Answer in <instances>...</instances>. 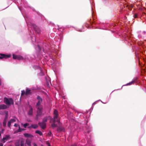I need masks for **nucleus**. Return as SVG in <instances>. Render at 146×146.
Here are the masks:
<instances>
[{"label": "nucleus", "mask_w": 146, "mask_h": 146, "mask_svg": "<svg viewBox=\"0 0 146 146\" xmlns=\"http://www.w3.org/2000/svg\"><path fill=\"white\" fill-rule=\"evenodd\" d=\"M37 99L38 102L36 105V107L37 108V116L40 115H41L42 111V108L41 105L42 102V99L39 96L37 97Z\"/></svg>", "instance_id": "nucleus-1"}, {"label": "nucleus", "mask_w": 146, "mask_h": 146, "mask_svg": "<svg viewBox=\"0 0 146 146\" xmlns=\"http://www.w3.org/2000/svg\"><path fill=\"white\" fill-rule=\"evenodd\" d=\"M54 119H51L50 120V122H51L52 120H53V123L52 124V126L53 127H55L57 126V125L55 123L56 122V119L57 118L58 116V112L56 110H54Z\"/></svg>", "instance_id": "nucleus-2"}, {"label": "nucleus", "mask_w": 146, "mask_h": 146, "mask_svg": "<svg viewBox=\"0 0 146 146\" xmlns=\"http://www.w3.org/2000/svg\"><path fill=\"white\" fill-rule=\"evenodd\" d=\"M4 102L5 104L8 105L13 104L14 103L13 100L12 98H7L6 97L4 98Z\"/></svg>", "instance_id": "nucleus-3"}, {"label": "nucleus", "mask_w": 146, "mask_h": 146, "mask_svg": "<svg viewBox=\"0 0 146 146\" xmlns=\"http://www.w3.org/2000/svg\"><path fill=\"white\" fill-rule=\"evenodd\" d=\"M7 111H5V117L3 120V125L5 127L6 125V123L7 122L8 117V113Z\"/></svg>", "instance_id": "nucleus-4"}, {"label": "nucleus", "mask_w": 146, "mask_h": 146, "mask_svg": "<svg viewBox=\"0 0 146 146\" xmlns=\"http://www.w3.org/2000/svg\"><path fill=\"white\" fill-rule=\"evenodd\" d=\"M10 138V137L9 135H7L5 136L3 138V139L1 141L3 143H5L7 140L9 139Z\"/></svg>", "instance_id": "nucleus-5"}, {"label": "nucleus", "mask_w": 146, "mask_h": 146, "mask_svg": "<svg viewBox=\"0 0 146 146\" xmlns=\"http://www.w3.org/2000/svg\"><path fill=\"white\" fill-rule=\"evenodd\" d=\"M16 121V118H13L11 119L8 121L7 125L8 127H10L11 123H13Z\"/></svg>", "instance_id": "nucleus-6"}, {"label": "nucleus", "mask_w": 146, "mask_h": 146, "mask_svg": "<svg viewBox=\"0 0 146 146\" xmlns=\"http://www.w3.org/2000/svg\"><path fill=\"white\" fill-rule=\"evenodd\" d=\"M13 58L14 59H17L18 60H21L23 59V57L19 55H15L14 54H13Z\"/></svg>", "instance_id": "nucleus-7"}, {"label": "nucleus", "mask_w": 146, "mask_h": 146, "mask_svg": "<svg viewBox=\"0 0 146 146\" xmlns=\"http://www.w3.org/2000/svg\"><path fill=\"white\" fill-rule=\"evenodd\" d=\"M38 125L42 129H44L46 127V123L43 121L42 122L39 123Z\"/></svg>", "instance_id": "nucleus-8"}, {"label": "nucleus", "mask_w": 146, "mask_h": 146, "mask_svg": "<svg viewBox=\"0 0 146 146\" xmlns=\"http://www.w3.org/2000/svg\"><path fill=\"white\" fill-rule=\"evenodd\" d=\"M21 146H31V143L30 142L27 141L26 143L24 145L23 142L21 141Z\"/></svg>", "instance_id": "nucleus-9"}, {"label": "nucleus", "mask_w": 146, "mask_h": 146, "mask_svg": "<svg viewBox=\"0 0 146 146\" xmlns=\"http://www.w3.org/2000/svg\"><path fill=\"white\" fill-rule=\"evenodd\" d=\"M11 56V55H5V54H1V56H0V59L5 58H7Z\"/></svg>", "instance_id": "nucleus-10"}, {"label": "nucleus", "mask_w": 146, "mask_h": 146, "mask_svg": "<svg viewBox=\"0 0 146 146\" xmlns=\"http://www.w3.org/2000/svg\"><path fill=\"white\" fill-rule=\"evenodd\" d=\"M14 126L16 127H18L19 128V129L18 130L17 132H21L22 131L24 130V129L21 128L19 125L15 123L14 124Z\"/></svg>", "instance_id": "nucleus-11"}, {"label": "nucleus", "mask_w": 146, "mask_h": 146, "mask_svg": "<svg viewBox=\"0 0 146 146\" xmlns=\"http://www.w3.org/2000/svg\"><path fill=\"white\" fill-rule=\"evenodd\" d=\"M38 127V125L37 124H32L30 126H28L29 128H33L34 129H36Z\"/></svg>", "instance_id": "nucleus-12"}, {"label": "nucleus", "mask_w": 146, "mask_h": 146, "mask_svg": "<svg viewBox=\"0 0 146 146\" xmlns=\"http://www.w3.org/2000/svg\"><path fill=\"white\" fill-rule=\"evenodd\" d=\"M7 108V106L4 104H2L0 105V110L1 109H6Z\"/></svg>", "instance_id": "nucleus-13"}, {"label": "nucleus", "mask_w": 146, "mask_h": 146, "mask_svg": "<svg viewBox=\"0 0 146 146\" xmlns=\"http://www.w3.org/2000/svg\"><path fill=\"white\" fill-rule=\"evenodd\" d=\"M28 114L29 115H31L33 113V108L31 107L29 108V110L28 112Z\"/></svg>", "instance_id": "nucleus-14"}, {"label": "nucleus", "mask_w": 146, "mask_h": 146, "mask_svg": "<svg viewBox=\"0 0 146 146\" xmlns=\"http://www.w3.org/2000/svg\"><path fill=\"white\" fill-rule=\"evenodd\" d=\"M50 119V120L51 119V117L50 116H49L45 118L42 121L44 122V123H45V122L47 121L48 119Z\"/></svg>", "instance_id": "nucleus-15"}, {"label": "nucleus", "mask_w": 146, "mask_h": 146, "mask_svg": "<svg viewBox=\"0 0 146 146\" xmlns=\"http://www.w3.org/2000/svg\"><path fill=\"white\" fill-rule=\"evenodd\" d=\"M24 135L26 137H33V136L32 135L27 133H25Z\"/></svg>", "instance_id": "nucleus-16"}, {"label": "nucleus", "mask_w": 146, "mask_h": 146, "mask_svg": "<svg viewBox=\"0 0 146 146\" xmlns=\"http://www.w3.org/2000/svg\"><path fill=\"white\" fill-rule=\"evenodd\" d=\"M29 125V124L28 123H25V124H23V123H21V125L22 126L26 128L27 127H28Z\"/></svg>", "instance_id": "nucleus-17"}, {"label": "nucleus", "mask_w": 146, "mask_h": 146, "mask_svg": "<svg viewBox=\"0 0 146 146\" xmlns=\"http://www.w3.org/2000/svg\"><path fill=\"white\" fill-rule=\"evenodd\" d=\"M135 80H136V79L133 80L131 82L127 84L126 85L127 86V85H131L133 83H134L135 82Z\"/></svg>", "instance_id": "nucleus-18"}, {"label": "nucleus", "mask_w": 146, "mask_h": 146, "mask_svg": "<svg viewBox=\"0 0 146 146\" xmlns=\"http://www.w3.org/2000/svg\"><path fill=\"white\" fill-rule=\"evenodd\" d=\"M30 93V90L28 89H27L26 90L25 94L26 95H27Z\"/></svg>", "instance_id": "nucleus-19"}, {"label": "nucleus", "mask_w": 146, "mask_h": 146, "mask_svg": "<svg viewBox=\"0 0 146 146\" xmlns=\"http://www.w3.org/2000/svg\"><path fill=\"white\" fill-rule=\"evenodd\" d=\"M35 133H36L39 134L41 136L42 135V132L39 130H36L35 131Z\"/></svg>", "instance_id": "nucleus-20"}, {"label": "nucleus", "mask_w": 146, "mask_h": 146, "mask_svg": "<svg viewBox=\"0 0 146 146\" xmlns=\"http://www.w3.org/2000/svg\"><path fill=\"white\" fill-rule=\"evenodd\" d=\"M39 68H40V72H41V73H40V75H41V76H43L44 75V74H43L42 73V70H41V68H40V67H39Z\"/></svg>", "instance_id": "nucleus-21"}, {"label": "nucleus", "mask_w": 146, "mask_h": 146, "mask_svg": "<svg viewBox=\"0 0 146 146\" xmlns=\"http://www.w3.org/2000/svg\"><path fill=\"white\" fill-rule=\"evenodd\" d=\"M21 92H22L21 94V96L25 94V91L24 90H22V91Z\"/></svg>", "instance_id": "nucleus-22"}, {"label": "nucleus", "mask_w": 146, "mask_h": 146, "mask_svg": "<svg viewBox=\"0 0 146 146\" xmlns=\"http://www.w3.org/2000/svg\"><path fill=\"white\" fill-rule=\"evenodd\" d=\"M32 39H33L34 40H32V41L33 42H34V41H35V37L34 36V37H32Z\"/></svg>", "instance_id": "nucleus-23"}, {"label": "nucleus", "mask_w": 146, "mask_h": 146, "mask_svg": "<svg viewBox=\"0 0 146 146\" xmlns=\"http://www.w3.org/2000/svg\"><path fill=\"white\" fill-rule=\"evenodd\" d=\"M56 121L57 122H58V123H60V120L59 119H57Z\"/></svg>", "instance_id": "nucleus-24"}, {"label": "nucleus", "mask_w": 146, "mask_h": 146, "mask_svg": "<svg viewBox=\"0 0 146 146\" xmlns=\"http://www.w3.org/2000/svg\"><path fill=\"white\" fill-rule=\"evenodd\" d=\"M4 129H2V131L1 132V133H3V131H4Z\"/></svg>", "instance_id": "nucleus-25"}, {"label": "nucleus", "mask_w": 146, "mask_h": 146, "mask_svg": "<svg viewBox=\"0 0 146 146\" xmlns=\"http://www.w3.org/2000/svg\"><path fill=\"white\" fill-rule=\"evenodd\" d=\"M3 146V144L2 143H0V146Z\"/></svg>", "instance_id": "nucleus-26"}, {"label": "nucleus", "mask_w": 146, "mask_h": 146, "mask_svg": "<svg viewBox=\"0 0 146 146\" xmlns=\"http://www.w3.org/2000/svg\"><path fill=\"white\" fill-rule=\"evenodd\" d=\"M47 145L48 146H51L50 144L48 143H47Z\"/></svg>", "instance_id": "nucleus-27"}, {"label": "nucleus", "mask_w": 146, "mask_h": 146, "mask_svg": "<svg viewBox=\"0 0 146 146\" xmlns=\"http://www.w3.org/2000/svg\"><path fill=\"white\" fill-rule=\"evenodd\" d=\"M137 17V15H135V16L134 17L136 18Z\"/></svg>", "instance_id": "nucleus-28"}, {"label": "nucleus", "mask_w": 146, "mask_h": 146, "mask_svg": "<svg viewBox=\"0 0 146 146\" xmlns=\"http://www.w3.org/2000/svg\"><path fill=\"white\" fill-rule=\"evenodd\" d=\"M34 146H37L36 145V144H34Z\"/></svg>", "instance_id": "nucleus-29"}, {"label": "nucleus", "mask_w": 146, "mask_h": 146, "mask_svg": "<svg viewBox=\"0 0 146 146\" xmlns=\"http://www.w3.org/2000/svg\"><path fill=\"white\" fill-rule=\"evenodd\" d=\"M1 84V80L0 79V85Z\"/></svg>", "instance_id": "nucleus-30"}, {"label": "nucleus", "mask_w": 146, "mask_h": 146, "mask_svg": "<svg viewBox=\"0 0 146 146\" xmlns=\"http://www.w3.org/2000/svg\"><path fill=\"white\" fill-rule=\"evenodd\" d=\"M72 146H76V145H72Z\"/></svg>", "instance_id": "nucleus-31"}, {"label": "nucleus", "mask_w": 146, "mask_h": 146, "mask_svg": "<svg viewBox=\"0 0 146 146\" xmlns=\"http://www.w3.org/2000/svg\"><path fill=\"white\" fill-rule=\"evenodd\" d=\"M16 146H17V145H16Z\"/></svg>", "instance_id": "nucleus-32"}]
</instances>
